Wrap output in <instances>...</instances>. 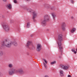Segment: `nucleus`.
<instances>
[{
	"label": "nucleus",
	"instance_id": "2f4dec72",
	"mask_svg": "<svg viewBox=\"0 0 77 77\" xmlns=\"http://www.w3.org/2000/svg\"><path fill=\"white\" fill-rule=\"evenodd\" d=\"M68 77H71V76L70 75H68Z\"/></svg>",
	"mask_w": 77,
	"mask_h": 77
},
{
	"label": "nucleus",
	"instance_id": "a211bd4d",
	"mask_svg": "<svg viewBox=\"0 0 77 77\" xmlns=\"http://www.w3.org/2000/svg\"><path fill=\"white\" fill-rule=\"evenodd\" d=\"M9 68H12L13 67V65L12 64H10L8 65Z\"/></svg>",
	"mask_w": 77,
	"mask_h": 77
},
{
	"label": "nucleus",
	"instance_id": "a878e982",
	"mask_svg": "<svg viewBox=\"0 0 77 77\" xmlns=\"http://www.w3.org/2000/svg\"><path fill=\"white\" fill-rule=\"evenodd\" d=\"M14 2L15 3H17V0H14Z\"/></svg>",
	"mask_w": 77,
	"mask_h": 77
},
{
	"label": "nucleus",
	"instance_id": "f257e3e1",
	"mask_svg": "<svg viewBox=\"0 0 77 77\" xmlns=\"http://www.w3.org/2000/svg\"><path fill=\"white\" fill-rule=\"evenodd\" d=\"M18 72L21 75L23 74L24 73L23 69H19L17 70L15 68H12L10 69L8 71V73L10 75H12V74H17Z\"/></svg>",
	"mask_w": 77,
	"mask_h": 77
},
{
	"label": "nucleus",
	"instance_id": "7c9ffc66",
	"mask_svg": "<svg viewBox=\"0 0 77 77\" xmlns=\"http://www.w3.org/2000/svg\"><path fill=\"white\" fill-rule=\"evenodd\" d=\"M7 0H3V2H6Z\"/></svg>",
	"mask_w": 77,
	"mask_h": 77
},
{
	"label": "nucleus",
	"instance_id": "58836bf2",
	"mask_svg": "<svg viewBox=\"0 0 77 77\" xmlns=\"http://www.w3.org/2000/svg\"><path fill=\"white\" fill-rule=\"evenodd\" d=\"M33 47H34V48H35V47L34 46Z\"/></svg>",
	"mask_w": 77,
	"mask_h": 77
},
{
	"label": "nucleus",
	"instance_id": "9b49d317",
	"mask_svg": "<svg viewBox=\"0 0 77 77\" xmlns=\"http://www.w3.org/2000/svg\"><path fill=\"white\" fill-rule=\"evenodd\" d=\"M59 72L60 73V75L61 77H63V71L62 70H61L59 71Z\"/></svg>",
	"mask_w": 77,
	"mask_h": 77
},
{
	"label": "nucleus",
	"instance_id": "4468645a",
	"mask_svg": "<svg viewBox=\"0 0 77 77\" xmlns=\"http://www.w3.org/2000/svg\"><path fill=\"white\" fill-rule=\"evenodd\" d=\"M7 7L8 9H11V8L12 7V6L11 4H9V5H7Z\"/></svg>",
	"mask_w": 77,
	"mask_h": 77
},
{
	"label": "nucleus",
	"instance_id": "f704fd0d",
	"mask_svg": "<svg viewBox=\"0 0 77 77\" xmlns=\"http://www.w3.org/2000/svg\"><path fill=\"white\" fill-rule=\"evenodd\" d=\"M33 35H31V37H32V36H33Z\"/></svg>",
	"mask_w": 77,
	"mask_h": 77
},
{
	"label": "nucleus",
	"instance_id": "c756f323",
	"mask_svg": "<svg viewBox=\"0 0 77 77\" xmlns=\"http://www.w3.org/2000/svg\"><path fill=\"white\" fill-rule=\"evenodd\" d=\"M74 52V53L75 54H76V53H77V52H76V51H74V52Z\"/></svg>",
	"mask_w": 77,
	"mask_h": 77
},
{
	"label": "nucleus",
	"instance_id": "aec40b11",
	"mask_svg": "<svg viewBox=\"0 0 77 77\" xmlns=\"http://www.w3.org/2000/svg\"><path fill=\"white\" fill-rule=\"evenodd\" d=\"M3 55V52L2 51H1L0 56H2Z\"/></svg>",
	"mask_w": 77,
	"mask_h": 77
},
{
	"label": "nucleus",
	"instance_id": "bb28decb",
	"mask_svg": "<svg viewBox=\"0 0 77 77\" xmlns=\"http://www.w3.org/2000/svg\"><path fill=\"white\" fill-rule=\"evenodd\" d=\"M72 52H74L75 51V50H74V49H72Z\"/></svg>",
	"mask_w": 77,
	"mask_h": 77
},
{
	"label": "nucleus",
	"instance_id": "4be33fe9",
	"mask_svg": "<svg viewBox=\"0 0 77 77\" xmlns=\"http://www.w3.org/2000/svg\"><path fill=\"white\" fill-rule=\"evenodd\" d=\"M43 65H44L45 67L46 68V64L44 62L43 63Z\"/></svg>",
	"mask_w": 77,
	"mask_h": 77
},
{
	"label": "nucleus",
	"instance_id": "4c0bfd02",
	"mask_svg": "<svg viewBox=\"0 0 77 77\" xmlns=\"http://www.w3.org/2000/svg\"><path fill=\"white\" fill-rule=\"evenodd\" d=\"M59 58H60V57H59Z\"/></svg>",
	"mask_w": 77,
	"mask_h": 77
},
{
	"label": "nucleus",
	"instance_id": "6ab92c4d",
	"mask_svg": "<svg viewBox=\"0 0 77 77\" xmlns=\"http://www.w3.org/2000/svg\"><path fill=\"white\" fill-rule=\"evenodd\" d=\"M26 27L27 28H29V27H30V23H27Z\"/></svg>",
	"mask_w": 77,
	"mask_h": 77
},
{
	"label": "nucleus",
	"instance_id": "c9c22d12",
	"mask_svg": "<svg viewBox=\"0 0 77 77\" xmlns=\"http://www.w3.org/2000/svg\"><path fill=\"white\" fill-rule=\"evenodd\" d=\"M76 51H77V48L76 49Z\"/></svg>",
	"mask_w": 77,
	"mask_h": 77
},
{
	"label": "nucleus",
	"instance_id": "7ed1b4c3",
	"mask_svg": "<svg viewBox=\"0 0 77 77\" xmlns=\"http://www.w3.org/2000/svg\"><path fill=\"white\" fill-rule=\"evenodd\" d=\"M7 42H8V40H7V39L5 40V42L2 41L1 43V47H3L4 46H6L8 48L11 47V45H12V42L11 41H9L8 43L6 45V43H7Z\"/></svg>",
	"mask_w": 77,
	"mask_h": 77
},
{
	"label": "nucleus",
	"instance_id": "2eb2a0df",
	"mask_svg": "<svg viewBox=\"0 0 77 77\" xmlns=\"http://www.w3.org/2000/svg\"><path fill=\"white\" fill-rule=\"evenodd\" d=\"M44 5L45 6L46 8H50V5L48 4H45Z\"/></svg>",
	"mask_w": 77,
	"mask_h": 77
},
{
	"label": "nucleus",
	"instance_id": "72a5a7b5",
	"mask_svg": "<svg viewBox=\"0 0 77 77\" xmlns=\"http://www.w3.org/2000/svg\"><path fill=\"white\" fill-rule=\"evenodd\" d=\"M71 18H72V19H73V18H74V17H71Z\"/></svg>",
	"mask_w": 77,
	"mask_h": 77
},
{
	"label": "nucleus",
	"instance_id": "412c9836",
	"mask_svg": "<svg viewBox=\"0 0 77 77\" xmlns=\"http://www.w3.org/2000/svg\"><path fill=\"white\" fill-rule=\"evenodd\" d=\"M56 63V61H54L53 62H52L51 63V65H53L54 64V63Z\"/></svg>",
	"mask_w": 77,
	"mask_h": 77
},
{
	"label": "nucleus",
	"instance_id": "f8f14e48",
	"mask_svg": "<svg viewBox=\"0 0 77 77\" xmlns=\"http://www.w3.org/2000/svg\"><path fill=\"white\" fill-rule=\"evenodd\" d=\"M30 45H32V42L30 41H28L27 43V46L29 47Z\"/></svg>",
	"mask_w": 77,
	"mask_h": 77
},
{
	"label": "nucleus",
	"instance_id": "1a4fd4ad",
	"mask_svg": "<svg viewBox=\"0 0 77 77\" xmlns=\"http://www.w3.org/2000/svg\"><path fill=\"white\" fill-rule=\"evenodd\" d=\"M41 45L38 44L37 45V51L38 52H39L40 51H41Z\"/></svg>",
	"mask_w": 77,
	"mask_h": 77
},
{
	"label": "nucleus",
	"instance_id": "9d476101",
	"mask_svg": "<svg viewBox=\"0 0 77 77\" xmlns=\"http://www.w3.org/2000/svg\"><path fill=\"white\" fill-rule=\"evenodd\" d=\"M41 24L43 26H45L47 24V21L43 20Z\"/></svg>",
	"mask_w": 77,
	"mask_h": 77
},
{
	"label": "nucleus",
	"instance_id": "39448f33",
	"mask_svg": "<svg viewBox=\"0 0 77 77\" xmlns=\"http://www.w3.org/2000/svg\"><path fill=\"white\" fill-rule=\"evenodd\" d=\"M2 26L4 29L5 31L6 32H9L10 28L8 24H7L5 23H2Z\"/></svg>",
	"mask_w": 77,
	"mask_h": 77
},
{
	"label": "nucleus",
	"instance_id": "dca6fc26",
	"mask_svg": "<svg viewBox=\"0 0 77 77\" xmlns=\"http://www.w3.org/2000/svg\"><path fill=\"white\" fill-rule=\"evenodd\" d=\"M76 29L75 28H72V29L71 31V33H74Z\"/></svg>",
	"mask_w": 77,
	"mask_h": 77
},
{
	"label": "nucleus",
	"instance_id": "6e6552de",
	"mask_svg": "<svg viewBox=\"0 0 77 77\" xmlns=\"http://www.w3.org/2000/svg\"><path fill=\"white\" fill-rule=\"evenodd\" d=\"M49 18H50L49 16L48 15H46L45 16L44 20H45V21H49Z\"/></svg>",
	"mask_w": 77,
	"mask_h": 77
},
{
	"label": "nucleus",
	"instance_id": "20e7f679",
	"mask_svg": "<svg viewBox=\"0 0 77 77\" xmlns=\"http://www.w3.org/2000/svg\"><path fill=\"white\" fill-rule=\"evenodd\" d=\"M27 11L30 14L33 13L32 19L34 20V21H35V19L37 17V12L36 11H33V10L30 9H27Z\"/></svg>",
	"mask_w": 77,
	"mask_h": 77
},
{
	"label": "nucleus",
	"instance_id": "5701e85b",
	"mask_svg": "<svg viewBox=\"0 0 77 77\" xmlns=\"http://www.w3.org/2000/svg\"><path fill=\"white\" fill-rule=\"evenodd\" d=\"M43 60H44V61H45V63H47V60H45V59H43Z\"/></svg>",
	"mask_w": 77,
	"mask_h": 77
},
{
	"label": "nucleus",
	"instance_id": "cd10ccee",
	"mask_svg": "<svg viewBox=\"0 0 77 77\" xmlns=\"http://www.w3.org/2000/svg\"><path fill=\"white\" fill-rule=\"evenodd\" d=\"M2 17L3 18H5V15H3L2 16Z\"/></svg>",
	"mask_w": 77,
	"mask_h": 77
},
{
	"label": "nucleus",
	"instance_id": "b1692460",
	"mask_svg": "<svg viewBox=\"0 0 77 77\" xmlns=\"http://www.w3.org/2000/svg\"><path fill=\"white\" fill-rule=\"evenodd\" d=\"M71 2L73 4L74 1L73 0H71Z\"/></svg>",
	"mask_w": 77,
	"mask_h": 77
},
{
	"label": "nucleus",
	"instance_id": "f3484780",
	"mask_svg": "<svg viewBox=\"0 0 77 77\" xmlns=\"http://www.w3.org/2000/svg\"><path fill=\"white\" fill-rule=\"evenodd\" d=\"M13 44H14L15 46H17L18 45V44H17V43L16 42H13Z\"/></svg>",
	"mask_w": 77,
	"mask_h": 77
},
{
	"label": "nucleus",
	"instance_id": "ddd939ff",
	"mask_svg": "<svg viewBox=\"0 0 77 77\" xmlns=\"http://www.w3.org/2000/svg\"><path fill=\"white\" fill-rule=\"evenodd\" d=\"M52 16L53 19L54 20H55V18L56 17V15L54 13H52Z\"/></svg>",
	"mask_w": 77,
	"mask_h": 77
},
{
	"label": "nucleus",
	"instance_id": "423d86ee",
	"mask_svg": "<svg viewBox=\"0 0 77 77\" xmlns=\"http://www.w3.org/2000/svg\"><path fill=\"white\" fill-rule=\"evenodd\" d=\"M66 27V25L65 24V23H63L62 24V26H61V29L63 30V31H65V28Z\"/></svg>",
	"mask_w": 77,
	"mask_h": 77
},
{
	"label": "nucleus",
	"instance_id": "0eeeda50",
	"mask_svg": "<svg viewBox=\"0 0 77 77\" xmlns=\"http://www.w3.org/2000/svg\"><path fill=\"white\" fill-rule=\"evenodd\" d=\"M60 67L62 68L63 69H64V70H67L68 69V66H64L63 65H60Z\"/></svg>",
	"mask_w": 77,
	"mask_h": 77
},
{
	"label": "nucleus",
	"instance_id": "c85d7f7f",
	"mask_svg": "<svg viewBox=\"0 0 77 77\" xmlns=\"http://www.w3.org/2000/svg\"><path fill=\"white\" fill-rule=\"evenodd\" d=\"M53 8H54V7H52V8H51V10H53Z\"/></svg>",
	"mask_w": 77,
	"mask_h": 77
},
{
	"label": "nucleus",
	"instance_id": "393cba45",
	"mask_svg": "<svg viewBox=\"0 0 77 77\" xmlns=\"http://www.w3.org/2000/svg\"><path fill=\"white\" fill-rule=\"evenodd\" d=\"M14 22V21L12 20H10V23H12Z\"/></svg>",
	"mask_w": 77,
	"mask_h": 77
},
{
	"label": "nucleus",
	"instance_id": "f03ea898",
	"mask_svg": "<svg viewBox=\"0 0 77 77\" xmlns=\"http://www.w3.org/2000/svg\"><path fill=\"white\" fill-rule=\"evenodd\" d=\"M63 41V35L62 34H60L58 35L57 42L58 44V47L59 48V51L60 53V56L62 55L63 53V48L61 46H62V42Z\"/></svg>",
	"mask_w": 77,
	"mask_h": 77
},
{
	"label": "nucleus",
	"instance_id": "473e14b6",
	"mask_svg": "<svg viewBox=\"0 0 77 77\" xmlns=\"http://www.w3.org/2000/svg\"><path fill=\"white\" fill-rule=\"evenodd\" d=\"M45 77H48V76L47 75H45Z\"/></svg>",
	"mask_w": 77,
	"mask_h": 77
},
{
	"label": "nucleus",
	"instance_id": "e433bc0d",
	"mask_svg": "<svg viewBox=\"0 0 77 77\" xmlns=\"http://www.w3.org/2000/svg\"><path fill=\"white\" fill-rule=\"evenodd\" d=\"M27 0V1H29V0Z\"/></svg>",
	"mask_w": 77,
	"mask_h": 77
}]
</instances>
